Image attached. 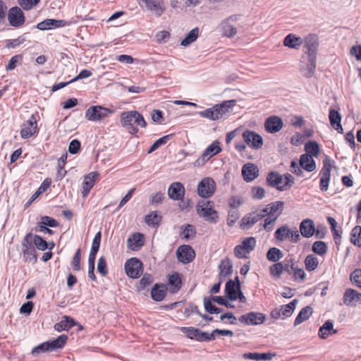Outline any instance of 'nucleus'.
<instances>
[{
    "label": "nucleus",
    "mask_w": 361,
    "mask_h": 361,
    "mask_svg": "<svg viewBox=\"0 0 361 361\" xmlns=\"http://www.w3.org/2000/svg\"><path fill=\"white\" fill-rule=\"evenodd\" d=\"M121 124L128 133L136 135L138 126L146 128L147 123L143 116L137 111H123L121 114Z\"/></svg>",
    "instance_id": "obj_1"
},
{
    "label": "nucleus",
    "mask_w": 361,
    "mask_h": 361,
    "mask_svg": "<svg viewBox=\"0 0 361 361\" xmlns=\"http://www.w3.org/2000/svg\"><path fill=\"white\" fill-rule=\"evenodd\" d=\"M235 104V100L234 99L224 101L220 104H215L211 108L198 112V115L211 121L224 119L227 117Z\"/></svg>",
    "instance_id": "obj_2"
},
{
    "label": "nucleus",
    "mask_w": 361,
    "mask_h": 361,
    "mask_svg": "<svg viewBox=\"0 0 361 361\" xmlns=\"http://www.w3.org/2000/svg\"><path fill=\"white\" fill-rule=\"evenodd\" d=\"M68 336L65 334L60 335L57 338L51 341H46L35 346L32 350L33 355H39L42 353L53 351L56 349L62 348L66 343Z\"/></svg>",
    "instance_id": "obj_3"
},
{
    "label": "nucleus",
    "mask_w": 361,
    "mask_h": 361,
    "mask_svg": "<svg viewBox=\"0 0 361 361\" xmlns=\"http://www.w3.org/2000/svg\"><path fill=\"white\" fill-rule=\"evenodd\" d=\"M197 212L209 223L216 224L218 221V212L214 209V203L212 201L200 202L197 205Z\"/></svg>",
    "instance_id": "obj_4"
},
{
    "label": "nucleus",
    "mask_w": 361,
    "mask_h": 361,
    "mask_svg": "<svg viewBox=\"0 0 361 361\" xmlns=\"http://www.w3.org/2000/svg\"><path fill=\"white\" fill-rule=\"evenodd\" d=\"M239 15L233 14L221 22L219 25V31L222 36L228 38H233L237 35L238 30L235 27V23L239 20Z\"/></svg>",
    "instance_id": "obj_5"
},
{
    "label": "nucleus",
    "mask_w": 361,
    "mask_h": 361,
    "mask_svg": "<svg viewBox=\"0 0 361 361\" xmlns=\"http://www.w3.org/2000/svg\"><path fill=\"white\" fill-rule=\"evenodd\" d=\"M274 238L280 242L289 239L292 243H297L300 240L299 231L296 228L290 230L287 225L279 227L274 232Z\"/></svg>",
    "instance_id": "obj_6"
},
{
    "label": "nucleus",
    "mask_w": 361,
    "mask_h": 361,
    "mask_svg": "<svg viewBox=\"0 0 361 361\" xmlns=\"http://www.w3.org/2000/svg\"><path fill=\"white\" fill-rule=\"evenodd\" d=\"M303 56L317 59L319 44L317 35L315 34H309L303 38Z\"/></svg>",
    "instance_id": "obj_7"
},
{
    "label": "nucleus",
    "mask_w": 361,
    "mask_h": 361,
    "mask_svg": "<svg viewBox=\"0 0 361 361\" xmlns=\"http://www.w3.org/2000/svg\"><path fill=\"white\" fill-rule=\"evenodd\" d=\"M22 254L25 261L35 262L37 259V252L32 242V233H27L22 241Z\"/></svg>",
    "instance_id": "obj_8"
},
{
    "label": "nucleus",
    "mask_w": 361,
    "mask_h": 361,
    "mask_svg": "<svg viewBox=\"0 0 361 361\" xmlns=\"http://www.w3.org/2000/svg\"><path fill=\"white\" fill-rule=\"evenodd\" d=\"M221 152L220 143L218 140L214 141L203 152L202 156L198 158L194 163L195 166H202L212 157L218 154Z\"/></svg>",
    "instance_id": "obj_9"
},
{
    "label": "nucleus",
    "mask_w": 361,
    "mask_h": 361,
    "mask_svg": "<svg viewBox=\"0 0 361 361\" xmlns=\"http://www.w3.org/2000/svg\"><path fill=\"white\" fill-rule=\"evenodd\" d=\"M331 168V160L329 157H326L323 160V166L319 171V188L322 191H326L329 189Z\"/></svg>",
    "instance_id": "obj_10"
},
{
    "label": "nucleus",
    "mask_w": 361,
    "mask_h": 361,
    "mask_svg": "<svg viewBox=\"0 0 361 361\" xmlns=\"http://www.w3.org/2000/svg\"><path fill=\"white\" fill-rule=\"evenodd\" d=\"M113 113V111L102 106H92L85 112V117L91 121H99Z\"/></svg>",
    "instance_id": "obj_11"
},
{
    "label": "nucleus",
    "mask_w": 361,
    "mask_h": 361,
    "mask_svg": "<svg viewBox=\"0 0 361 361\" xmlns=\"http://www.w3.org/2000/svg\"><path fill=\"white\" fill-rule=\"evenodd\" d=\"M317 59L302 56L300 63V72L307 78L313 77L316 69Z\"/></svg>",
    "instance_id": "obj_12"
},
{
    "label": "nucleus",
    "mask_w": 361,
    "mask_h": 361,
    "mask_svg": "<svg viewBox=\"0 0 361 361\" xmlns=\"http://www.w3.org/2000/svg\"><path fill=\"white\" fill-rule=\"evenodd\" d=\"M216 190L215 181L209 177L204 178L199 183L197 186L198 195L204 198L212 197Z\"/></svg>",
    "instance_id": "obj_13"
},
{
    "label": "nucleus",
    "mask_w": 361,
    "mask_h": 361,
    "mask_svg": "<svg viewBox=\"0 0 361 361\" xmlns=\"http://www.w3.org/2000/svg\"><path fill=\"white\" fill-rule=\"evenodd\" d=\"M125 270L129 277L137 279L142 272V263L137 258H130L125 264Z\"/></svg>",
    "instance_id": "obj_14"
},
{
    "label": "nucleus",
    "mask_w": 361,
    "mask_h": 361,
    "mask_svg": "<svg viewBox=\"0 0 361 361\" xmlns=\"http://www.w3.org/2000/svg\"><path fill=\"white\" fill-rule=\"evenodd\" d=\"M266 319V315L261 312H250L241 315L238 320L240 322L247 325H259L263 324Z\"/></svg>",
    "instance_id": "obj_15"
},
{
    "label": "nucleus",
    "mask_w": 361,
    "mask_h": 361,
    "mask_svg": "<svg viewBox=\"0 0 361 361\" xmlns=\"http://www.w3.org/2000/svg\"><path fill=\"white\" fill-rule=\"evenodd\" d=\"M243 137L245 142L254 149H259L263 145V139L258 133L247 130L243 133Z\"/></svg>",
    "instance_id": "obj_16"
},
{
    "label": "nucleus",
    "mask_w": 361,
    "mask_h": 361,
    "mask_svg": "<svg viewBox=\"0 0 361 361\" xmlns=\"http://www.w3.org/2000/svg\"><path fill=\"white\" fill-rule=\"evenodd\" d=\"M177 259L183 264L191 262L195 257V252L189 245H182L176 250Z\"/></svg>",
    "instance_id": "obj_17"
},
{
    "label": "nucleus",
    "mask_w": 361,
    "mask_h": 361,
    "mask_svg": "<svg viewBox=\"0 0 361 361\" xmlns=\"http://www.w3.org/2000/svg\"><path fill=\"white\" fill-rule=\"evenodd\" d=\"M38 132L36 116L32 114L30 118L25 122L20 130V136L23 139H27Z\"/></svg>",
    "instance_id": "obj_18"
},
{
    "label": "nucleus",
    "mask_w": 361,
    "mask_h": 361,
    "mask_svg": "<svg viewBox=\"0 0 361 361\" xmlns=\"http://www.w3.org/2000/svg\"><path fill=\"white\" fill-rule=\"evenodd\" d=\"M185 192V187L180 182H173L168 188L169 197L175 201L182 200Z\"/></svg>",
    "instance_id": "obj_19"
},
{
    "label": "nucleus",
    "mask_w": 361,
    "mask_h": 361,
    "mask_svg": "<svg viewBox=\"0 0 361 361\" xmlns=\"http://www.w3.org/2000/svg\"><path fill=\"white\" fill-rule=\"evenodd\" d=\"M69 25L70 23H67L64 20H56L49 18L45 19L44 20L37 23L35 27L40 30H49L63 27Z\"/></svg>",
    "instance_id": "obj_20"
},
{
    "label": "nucleus",
    "mask_w": 361,
    "mask_h": 361,
    "mask_svg": "<svg viewBox=\"0 0 361 361\" xmlns=\"http://www.w3.org/2000/svg\"><path fill=\"white\" fill-rule=\"evenodd\" d=\"M8 19L13 27H20L25 22V16L22 10L17 7H13L9 10Z\"/></svg>",
    "instance_id": "obj_21"
},
{
    "label": "nucleus",
    "mask_w": 361,
    "mask_h": 361,
    "mask_svg": "<svg viewBox=\"0 0 361 361\" xmlns=\"http://www.w3.org/2000/svg\"><path fill=\"white\" fill-rule=\"evenodd\" d=\"M99 176L97 171H92L84 177L82 183L81 194L83 197H87L90 194L91 189L95 184L96 178Z\"/></svg>",
    "instance_id": "obj_22"
},
{
    "label": "nucleus",
    "mask_w": 361,
    "mask_h": 361,
    "mask_svg": "<svg viewBox=\"0 0 361 361\" xmlns=\"http://www.w3.org/2000/svg\"><path fill=\"white\" fill-rule=\"evenodd\" d=\"M242 176L245 181L251 182L259 176V169L254 164H246L242 167Z\"/></svg>",
    "instance_id": "obj_23"
},
{
    "label": "nucleus",
    "mask_w": 361,
    "mask_h": 361,
    "mask_svg": "<svg viewBox=\"0 0 361 361\" xmlns=\"http://www.w3.org/2000/svg\"><path fill=\"white\" fill-rule=\"evenodd\" d=\"M266 130L269 133H275L280 131L283 127L282 119L276 116L269 117L264 123Z\"/></svg>",
    "instance_id": "obj_24"
},
{
    "label": "nucleus",
    "mask_w": 361,
    "mask_h": 361,
    "mask_svg": "<svg viewBox=\"0 0 361 361\" xmlns=\"http://www.w3.org/2000/svg\"><path fill=\"white\" fill-rule=\"evenodd\" d=\"M284 205L285 203L283 201H275L268 204L263 210H266L267 215L269 214L278 219L284 209Z\"/></svg>",
    "instance_id": "obj_25"
},
{
    "label": "nucleus",
    "mask_w": 361,
    "mask_h": 361,
    "mask_svg": "<svg viewBox=\"0 0 361 361\" xmlns=\"http://www.w3.org/2000/svg\"><path fill=\"white\" fill-rule=\"evenodd\" d=\"M145 244L144 235L140 233H135L127 240L128 247L133 251H138Z\"/></svg>",
    "instance_id": "obj_26"
},
{
    "label": "nucleus",
    "mask_w": 361,
    "mask_h": 361,
    "mask_svg": "<svg viewBox=\"0 0 361 361\" xmlns=\"http://www.w3.org/2000/svg\"><path fill=\"white\" fill-rule=\"evenodd\" d=\"M182 286V279L178 272H174L168 277V290L171 293H178Z\"/></svg>",
    "instance_id": "obj_27"
},
{
    "label": "nucleus",
    "mask_w": 361,
    "mask_h": 361,
    "mask_svg": "<svg viewBox=\"0 0 361 361\" xmlns=\"http://www.w3.org/2000/svg\"><path fill=\"white\" fill-rule=\"evenodd\" d=\"M300 232L304 238L312 237L315 232V226L313 220L306 219L301 221L300 224Z\"/></svg>",
    "instance_id": "obj_28"
},
{
    "label": "nucleus",
    "mask_w": 361,
    "mask_h": 361,
    "mask_svg": "<svg viewBox=\"0 0 361 361\" xmlns=\"http://www.w3.org/2000/svg\"><path fill=\"white\" fill-rule=\"evenodd\" d=\"M303 38L295 35L288 34L283 39V45L290 49H298L303 43Z\"/></svg>",
    "instance_id": "obj_29"
},
{
    "label": "nucleus",
    "mask_w": 361,
    "mask_h": 361,
    "mask_svg": "<svg viewBox=\"0 0 361 361\" xmlns=\"http://www.w3.org/2000/svg\"><path fill=\"white\" fill-rule=\"evenodd\" d=\"M266 181L269 186L279 190V188L283 185V176L278 172L271 171L267 174Z\"/></svg>",
    "instance_id": "obj_30"
},
{
    "label": "nucleus",
    "mask_w": 361,
    "mask_h": 361,
    "mask_svg": "<svg viewBox=\"0 0 361 361\" xmlns=\"http://www.w3.org/2000/svg\"><path fill=\"white\" fill-rule=\"evenodd\" d=\"M338 331L334 329L333 322L327 320L324 324L319 328L318 336L322 339H326L329 336L337 334Z\"/></svg>",
    "instance_id": "obj_31"
},
{
    "label": "nucleus",
    "mask_w": 361,
    "mask_h": 361,
    "mask_svg": "<svg viewBox=\"0 0 361 361\" xmlns=\"http://www.w3.org/2000/svg\"><path fill=\"white\" fill-rule=\"evenodd\" d=\"M167 288L164 284H155L151 290L152 298L157 301H162L166 297Z\"/></svg>",
    "instance_id": "obj_32"
},
{
    "label": "nucleus",
    "mask_w": 361,
    "mask_h": 361,
    "mask_svg": "<svg viewBox=\"0 0 361 361\" xmlns=\"http://www.w3.org/2000/svg\"><path fill=\"white\" fill-rule=\"evenodd\" d=\"M219 279L221 281L224 280L226 277L231 275L233 272V265L229 259L221 260L219 265Z\"/></svg>",
    "instance_id": "obj_33"
},
{
    "label": "nucleus",
    "mask_w": 361,
    "mask_h": 361,
    "mask_svg": "<svg viewBox=\"0 0 361 361\" xmlns=\"http://www.w3.org/2000/svg\"><path fill=\"white\" fill-rule=\"evenodd\" d=\"M329 118L331 126L339 133H343V128L341 124V116L339 112L335 109H330Z\"/></svg>",
    "instance_id": "obj_34"
},
{
    "label": "nucleus",
    "mask_w": 361,
    "mask_h": 361,
    "mask_svg": "<svg viewBox=\"0 0 361 361\" xmlns=\"http://www.w3.org/2000/svg\"><path fill=\"white\" fill-rule=\"evenodd\" d=\"M147 8L153 12L156 16H160L164 11L161 0H142Z\"/></svg>",
    "instance_id": "obj_35"
},
{
    "label": "nucleus",
    "mask_w": 361,
    "mask_h": 361,
    "mask_svg": "<svg viewBox=\"0 0 361 361\" xmlns=\"http://www.w3.org/2000/svg\"><path fill=\"white\" fill-rule=\"evenodd\" d=\"M300 166L304 170L312 172L316 169V164L310 154H303L300 157Z\"/></svg>",
    "instance_id": "obj_36"
},
{
    "label": "nucleus",
    "mask_w": 361,
    "mask_h": 361,
    "mask_svg": "<svg viewBox=\"0 0 361 361\" xmlns=\"http://www.w3.org/2000/svg\"><path fill=\"white\" fill-rule=\"evenodd\" d=\"M312 312L313 310L310 306L303 307L297 315L294 321V326H298L308 319L312 314Z\"/></svg>",
    "instance_id": "obj_37"
},
{
    "label": "nucleus",
    "mask_w": 361,
    "mask_h": 361,
    "mask_svg": "<svg viewBox=\"0 0 361 361\" xmlns=\"http://www.w3.org/2000/svg\"><path fill=\"white\" fill-rule=\"evenodd\" d=\"M32 242L38 250H46L47 249L51 250L54 247V243H51V247H49L48 243L44 240L40 235L32 234Z\"/></svg>",
    "instance_id": "obj_38"
},
{
    "label": "nucleus",
    "mask_w": 361,
    "mask_h": 361,
    "mask_svg": "<svg viewBox=\"0 0 361 361\" xmlns=\"http://www.w3.org/2000/svg\"><path fill=\"white\" fill-rule=\"evenodd\" d=\"M225 293L229 300L233 301L238 299L237 284L233 281L229 280L226 284Z\"/></svg>",
    "instance_id": "obj_39"
},
{
    "label": "nucleus",
    "mask_w": 361,
    "mask_h": 361,
    "mask_svg": "<svg viewBox=\"0 0 361 361\" xmlns=\"http://www.w3.org/2000/svg\"><path fill=\"white\" fill-rule=\"evenodd\" d=\"M357 297V291L352 289L347 288L343 295V302L347 306L355 305L356 298Z\"/></svg>",
    "instance_id": "obj_40"
},
{
    "label": "nucleus",
    "mask_w": 361,
    "mask_h": 361,
    "mask_svg": "<svg viewBox=\"0 0 361 361\" xmlns=\"http://www.w3.org/2000/svg\"><path fill=\"white\" fill-rule=\"evenodd\" d=\"M290 269H293V275L295 281L298 282H303L305 279V272L302 269H298L295 266L294 259L290 257Z\"/></svg>",
    "instance_id": "obj_41"
},
{
    "label": "nucleus",
    "mask_w": 361,
    "mask_h": 361,
    "mask_svg": "<svg viewBox=\"0 0 361 361\" xmlns=\"http://www.w3.org/2000/svg\"><path fill=\"white\" fill-rule=\"evenodd\" d=\"M161 221V216H159L157 212H152L145 217V223L152 227L158 226Z\"/></svg>",
    "instance_id": "obj_42"
},
{
    "label": "nucleus",
    "mask_w": 361,
    "mask_h": 361,
    "mask_svg": "<svg viewBox=\"0 0 361 361\" xmlns=\"http://www.w3.org/2000/svg\"><path fill=\"white\" fill-rule=\"evenodd\" d=\"M298 300L296 299H294L288 304L281 306L280 310H281L283 319L289 317L292 315V314L294 312V310L295 309Z\"/></svg>",
    "instance_id": "obj_43"
},
{
    "label": "nucleus",
    "mask_w": 361,
    "mask_h": 361,
    "mask_svg": "<svg viewBox=\"0 0 361 361\" xmlns=\"http://www.w3.org/2000/svg\"><path fill=\"white\" fill-rule=\"evenodd\" d=\"M319 265V259L314 255H308L305 259V266L308 271H314Z\"/></svg>",
    "instance_id": "obj_44"
},
{
    "label": "nucleus",
    "mask_w": 361,
    "mask_h": 361,
    "mask_svg": "<svg viewBox=\"0 0 361 361\" xmlns=\"http://www.w3.org/2000/svg\"><path fill=\"white\" fill-rule=\"evenodd\" d=\"M199 30L195 27L190 30L185 37L181 41L180 45L183 47H187L191 43L194 42L198 37Z\"/></svg>",
    "instance_id": "obj_45"
},
{
    "label": "nucleus",
    "mask_w": 361,
    "mask_h": 361,
    "mask_svg": "<svg viewBox=\"0 0 361 361\" xmlns=\"http://www.w3.org/2000/svg\"><path fill=\"white\" fill-rule=\"evenodd\" d=\"M305 150L306 154H310L311 157H317L319 153V144L315 141H310L305 144Z\"/></svg>",
    "instance_id": "obj_46"
},
{
    "label": "nucleus",
    "mask_w": 361,
    "mask_h": 361,
    "mask_svg": "<svg viewBox=\"0 0 361 361\" xmlns=\"http://www.w3.org/2000/svg\"><path fill=\"white\" fill-rule=\"evenodd\" d=\"M361 226H355L351 231L350 233V242L359 247H361Z\"/></svg>",
    "instance_id": "obj_47"
},
{
    "label": "nucleus",
    "mask_w": 361,
    "mask_h": 361,
    "mask_svg": "<svg viewBox=\"0 0 361 361\" xmlns=\"http://www.w3.org/2000/svg\"><path fill=\"white\" fill-rule=\"evenodd\" d=\"M283 257V253L277 247L270 248L267 253V258L269 261L276 262Z\"/></svg>",
    "instance_id": "obj_48"
},
{
    "label": "nucleus",
    "mask_w": 361,
    "mask_h": 361,
    "mask_svg": "<svg viewBox=\"0 0 361 361\" xmlns=\"http://www.w3.org/2000/svg\"><path fill=\"white\" fill-rule=\"evenodd\" d=\"M182 232L180 233L183 238L185 240H189L195 237L196 231L195 227L191 224H187L181 227Z\"/></svg>",
    "instance_id": "obj_49"
},
{
    "label": "nucleus",
    "mask_w": 361,
    "mask_h": 361,
    "mask_svg": "<svg viewBox=\"0 0 361 361\" xmlns=\"http://www.w3.org/2000/svg\"><path fill=\"white\" fill-rule=\"evenodd\" d=\"M38 226H49L51 228H56L59 226L57 220L48 216H43L40 218V221L37 223Z\"/></svg>",
    "instance_id": "obj_50"
},
{
    "label": "nucleus",
    "mask_w": 361,
    "mask_h": 361,
    "mask_svg": "<svg viewBox=\"0 0 361 361\" xmlns=\"http://www.w3.org/2000/svg\"><path fill=\"white\" fill-rule=\"evenodd\" d=\"M312 249L314 253L322 256L327 252V245L323 241H316L313 243Z\"/></svg>",
    "instance_id": "obj_51"
},
{
    "label": "nucleus",
    "mask_w": 361,
    "mask_h": 361,
    "mask_svg": "<svg viewBox=\"0 0 361 361\" xmlns=\"http://www.w3.org/2000/svg\"><path fill=\"white\" fill-rule=\"evenodd\" d=\"M282 176L283 179L284 178V183L281 187L279 188V191H285L290 189L294 184L295 180L293 176L288 173H286Z\"/></svg>",
    "instance_id": "obj_52"
},
{
    "label": "nucleus",
    "mask_w": 361,
    "mask_h": 361,
    "mask_svg": "<svg viewBox=\"0 0 361 361\" xmlns=\"http://www.w3.org/2000/svg\"><path fill=\"white\" fill-rule=\"evenodd\" d=\"M171 135H167L157 140L149 149L147 153L150 154L157 149L160 146L165 145L170 139Z\"/></svg>",
    "instance_id": "obj_53"
},
{
    "label": "nucleus",
    "mask_w": 361,
    "mask_h": 361,
    "mask_svg": "<svg viewBox=\"0 0 361 361\" xmlns=\"http://www.w3.org/2000/svg\"><path fill=\"white\" fill-rule=\"evenodd\" d=\"M250 195L254 200H260L264 197L265 190L260 186H254L251 188Z\"/></svg>",
    "instance_id": "obj_54"
},
{
    "label": "nucleus",
    "mask_w": 361,
    "mask_h": 361,
    "mask_svg": "<svg viewBox=\"0 0 361 361\" xmlns=\"http://www.w3.org/2000/svg\"><path fill=\"white\" fill-rule=\"evenodd\" d=\"M264 218L265 219L262 226L263 229L267 232L271 231L274 229V226L277 219L270 216L269 214L266 215Z\"/></svg>",
    "instance_id": "obj_55"
},
{
    "label": "nucleus",
    "mask_w": 361,
    "mask_h": 361,
    "mask_svg": "<svg viewBox=\"0 0 361 361\" xmlns=\"http://www.w3.org/2000/svg\"><path fill=\"white\" fill-rule=\"evenodd\" d=\"M241 245L250 253L256 246V240L254 237L246 238L242 241Z\"/></svg>",
    "instance_id": "obj_56"
},
{
    "label": "nucleus",
    "mask_w": 361,
    "mask_h": 361,
    "mask_svg": "<svg viewBox=\"0 0 361 361\" xmlns=\"http://www.w3.org/2000/svg\"><path fill=\"white\" fill-rule=\"evenodd\" d=\"M269 271L272 276L279 278L283 274V264L281 262L275 263L270 267Z\"/></svg>",
    "instance_id": "obj_57"
},
{
    "label": "nucleus",
    "mask_w": 361,
    "mask_h": 361,
    "mask_svg": "<svg viewBox=\"0 0 361 361\" xmlns=\"http://www.w3.org/2000/svg\"><path fill=\"white\" fill-rule=\"evenodd\" d=\"M80 259H81V250L80 249H78L73 256L72 259V267L75 271H80L81 269L80 266Z\"/></svg>",
    "instance_id": "obj_58"
},
{
    "label": "nucleus",
    "mask_w": 361,
    "mask_h": 361,
    "mask_svg": "<svg viewBox=\"0 0 361 361\" xmlns=\"http://www.w3.org/2000/svg\"><path fill=\"white\" fill-rule=\"evenodd\" d=\"M254 224L252 216L250 214L245 216L242 219L240 222V228L242 229H249Z\"/></svg>",
    "instance_id": "obj_59"
},
{
    "label": "nucleus",
    "mask_w": 361,
    "mask_h": 361,
    "mask_svg": "<svg viewBox=\"0 0 361 361\" xmlns=\"http://www.w3.org/2000/svg\"><path fill=\"white\" fill-rule=\"evenodd\" d=\"M51 180L46 178L39 187L37 192L32 195V199L35 200L40 193L46 191L51 185Z\"/></svg>",
    "instance_id": "obj_60"
},
{
    "label": "nucleus",
    "mask_w": 361,
    "mask_h": 361,
    "mask_svg": "<svg viewBox=\"0 0 361 361\" xmlns=\"http://www.w3.org/2000/svg\"><path fill=\"white\" fill-rule=\"evenodd\" d=\"M97 270L103 276H105L108 274L106 262L104 257H99L97 263Z\"/></svg>",
    "instance_id": "obj_61"
},
{
    "label": "nucleus",
    "mask_w": 361,
    "mask_h": 361,
    "mask_svg": "<svg viewBox=\"0 0 361 361\" xmlns=\"http://www.w3.org/2000/svg\"><path fill=\"white\" fill-rule=\"evenodd\" d=\"M239 219V214L236 210H231L228 213L227 225L232 227Z\"/></svg>",
    "instance_id": "obj_62"
},
{
    "label": "nucleus",
    "mask_w": 361,
    "mask_h": 361,
    "mask_svg": "<svg viewBox=\"0 0 361 361\" xmlns=\"http://www.w3.org/2000/svg\"><path fill=\"white\" fill-rule=\"evenodd\" d=\"M351 281L361 288V269H355L350 275Z\"/></svg>",
    "instance_id": "obj_63"
},
{
    "label": "nucleus",
    "mask_w": 361,
    "mask_h": 361,
    "mask_svg": "<svg viewBox=\"0 0 361 361\" xmlns=\"http://www.w3.org/2000/svg\"><path fill=\"white\" fill-rule=\"evenodd\" d=\"M243 202V200L240 196H232L228 200V205L233 209H236L240 207Z\"/></svg>",
    "instance_id": "obj_64"
}]
</instances>
